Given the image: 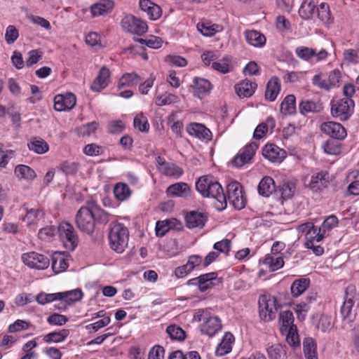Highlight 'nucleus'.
Segmentation results:
<instances>
[{"mask_svg":"<svg viewBox=\"0 0 359 359\" xmlns=\"http://www.w3.org/2000/svg\"><path fill=\"white\" fill-rule=\"evenodd\" d=\"M69 333L70 332L68 329L51 332L43 337V341L46 343H60L67 339Z\"/></svg>","mask_w":359,"mask_h":359,"instance_id":"nucleus-36","label":"nucleus"},{"mask_svg":"<svg viewBox=\"0 0 359 359\" xmlns=\"http://www.w3.org/2000/svg\"><path fill=\"white\" fill-rule=\"evenodd\" d=\"M191 86L194 90V94L199 97L201 95L208 94L212 88V85L208 80L198 77L194 78Z\"/></svg>","mask_w":359,"mask_h":359,"instance_id":"nucleus-26","label":"nucleus"},{"mask_svg":"<svg viewBox=\"0 0 359 359\" xmlns=\"http://www.w3.org/2000/svg\"><path fill=\"white\" fill-rule=\"evenodd\" d=\"M22 260L29 268L38 270L46 269L50 264V260L48 257L36 252L24 253L22 255Z\"/></svg>","mask_w":359,"mask_h":359,"instance_id":"nucleus-10","label":"nucleus"},{"mask_svg":"<svg viewBox=\"0 0 359 359\" xmlns=\"http://www.w3.org/2000/svg\"><path fill=\"white\" fill-rule=\"evenodd\" d=\"M142 81L140 76L135 72L124 74L118 81L119 88L126 86H134Z\"/></svg>","mask_w":359,"mask_h":359,"instance_id":"nucleus-40","label":"nucleus"},{"mask_svg":"<svg viewBox=\"0 0 359 359\" xmlns=\"http://www.w3.org/2000/svg\"><path fill=\"white\" fill-rule=\"evenodd\" d=\"M295 53L299 58L305 61H309L316 54L315 49L306 46H298L295 49Z\"/></svg>","mask_w":359,"mask_h":359,"instance_id":"nucleus-55","label":"nucleus"},{"mask_svg":"<svg viewBox=\"0 0 359 359\" xmlns=\"http://www.w3.org/2000/svg\"><path fill=\"white\" fill-rule=\"evenodd\" d=\"M163 172L165 175L175 179H179L184 174V170L182 168L171 163L165 165Z\"/></svg>","mask_w":359,"mask_h":359,"instance_id":"nucleus-54","label":"nucleus"},{"mask_svg":"<svg viewBox=\"0 0 359 359\" xmlns=\"http://www.w3.org/2000/svg\"><path fill=\"white\" fill-rule=\"evenodd\" d=\"M234 342V337L232 334L229 332H226L221 342L217 347L216 349V355L219 356H223L229 352H231L232 349V344Z\"/></svg>","mask_w":359,"mask_h":359,"instance_id":"nucleus-30","label":"nucleus"},{"mask_svg":"<svg viewBox=\"0 0 359 359\" xmlns=\"http://www.w3.org/2000/svg\"><path fill=\"white\" fill-rule=\"evenodd\" d=\"M329 184V172L327 170H320L311 176L310 185L312 189H321L327 187Z\"/></svg>","mask_w":359,"mask_h":359,"instance_id":"nucleus-23","label":"nucleus"},{"mask_svg":"<svg viewBox=\"0 0 359 359\" xmlns=\"http://www.w3.org/2000/svg\"><path fill=\"white\" fill-rule=\"evenodd\" d=\"M186 129L190 135L194 136L199 140H210L212 138L210 130L201 123H190L187 126Z\"/></svg>","mask_w":359,"mask_h":359,"instance_id":"nucleus-17","label":"nucleus"},{"mask_svg":"<svg viewBox=\"0 0 359 359\" xmlns=\"http://www.w3.org/2000/svg\"><path fill=\"white\" fill-rule=\"evenodd\" d=\"M57 233L64 247L68 250H74L79 243V237L73 225L62 222L57 227Z\"/></svg>","mask_w":359,"mask_h":359,"instance_id":"nucleus-4","label":"nucleus"},{"mask_svg":"<svg viewBox=\"0 0 359 359\" xmlns=\"http://www.w3.org/2000/svg\"><path fill=\"white\" fill-rule=\"evenodd\" d=\"M207 219V216L204 213L191 211L185 217L186 226L189 229H201L205 226Z\"/></svg>","mask_w":359,"mask_h":359,"instance_id":"nucleus-19","label":"nucleus"},{"mask_svg":"<svg viewBox=\"0 0 359 359\" xmlns=\"http://www.w3.org/2000/svg\"><path fill=\"white\" fill-rule=\"evenodd\" d=\"M139 4L140 9L147 13L150 20H156L161 16V8L150 0H140Z\"/></svg>","mask_w":359,"mask_h":359,"instance_id":"nucleus-20","label":"nucleus"},{"mask_svg":"<svg viewBox=\"0 0 359 359\" xmlns=\"http://www.w3.org/2000/svg\"><path fill=\"white\" fill-rule=\"evenodd\" d=\"M354 102L349 98L340 99L331 102L332 117L344 121L348 120L353 112Z\"/></svg>","mask_w":359,"mask_h":359,"instance_id":"nucleus-5","label":"nucleus"},{"mask_svg":"<svg viewBox=\"0 0 359 359\" xmlns=\"http://www.w3.org/2000/svg\"><path fill=\"white\" fill-rule=\"evenodd\" d=\"M311 283L309 278H299L295 280L291 287V294L294 297H298L309 287Z\"/></svg>","mask_w":359,"mask_h":359,"instance_id":"nucleus-35","label":"nucleus"},{"mask_svg":"<svg viewBox=\"0 0 359 359\" xmlns=\"http://www.w3.org/2000/svg\"><path fill=\"white\" fill-rule=\"evenodd\" d=\"M221 283L217 272H210L198 276V290L201 292H206Z\"/></svg>","mask_w":359,"mask_h":359,"instance_id":"nucleus-16","label":"nucleus"},{"mask_svg":"<svg viewBox=\"0 0 359 359\" xmlns=\"http://www.w3.org/2000/svg\"><path fill=\"white\" fill-rule=\"evenodd\" d=\"M276 126V121L272 117H269L265 123H260L254 131L253 137L260 140L270 128L273 130Z\"/></svg>","mask_w":359,"mask_h":359,"instance_id":"nucleus-41","label":"nucleus"},{"mask_svg":"<svg viewBox=\"0 0 359 359\" xmlns=\"http://www.w3.org/2000/svg\"><path fill=\"white\" fill-rule=\"evenodd\" d=\"M196 189L203 197L215 199V206L219 210L226 208V196L221 184L211 176H202L196 182Z\"/></svg>","mask_w":359,"mask_h":359,"instance_id":"nucleus-1","label":"nucleus"},{"mask_svg":"<svg viewBox=\"0 0 359 359\" xmlns=\"http://www.w3.org/2000/svg\"><path fill=\"white\" fill-rule=\"evenodd\" d=\"M259 145L255 142L247 144L232 160V165L236 168H241L250 163L255 154Z\"/></svg>","mask_w":359,"mask_h":359,"instance_id":"nucleus-11","label":"nucleus"},{"mask_svg":"<svg viewBox=\"0 0 359 359\" xmlns=\"http://www.w3.org/2000/svg\"><path fill=\"white\" fill-rule=\"evenodd\" d=\"M359 304V294L354 285H349L345 289L344 302L341 308V314L344 320H352V309L354 304Z\"/></svg>","mask_w":359,"mask_h":359,"instance_id":"nucleus-6","label":"nucleus"},{"mask_svg":"<svg viewBox=\"0 0 359 359\" xmlns=\"http://www.w3.org/2000/svg\"><path fill=\"white\" fill-rule=\"evenodd\" d=\"M222 327L219 318L210 314L205 322L201 325V331L203 334L212 337L220 331Z\"/></svg>","mask_w":359,"mask_h":359,"instance_id":"nucleus-13","label":"nucleus"},{"mask_svg":"<svg viewBox=\"0 0 359 359\" xmlns=\"http://www.w3.org/2000/svg\"><path fill=\"white\" fill-rule=\"evenodd\" d=\"M339 220L337 216L332 215L328 216L323 222L321 229L323 232L329 231L338 225Z\"/></svg>","mask_w":359,"mask_h":359,"instance_id":"nucleus-61","label":"nucleus"},{"mask_svg":"<svg viewBox=\"0 0 359 359\" xmlns=\"http://www.w3.org/2000/svg\"><path fill=\"white\" fill-rule=\"evenodd\" d=\"M124 128L125 124L121 120L111 121L107 125V130L111 134L121 133Z\"/></svg>","mask_w":359,"mask_h":359,"instance_id":"nucleus-64","label":"nucleus"},{"mask_svg":"<svg viewBox=\"0 0 359 359\" xmlns=\"http://www.w3.org/2000/svg\"><path fill=\"white\" fill-rule=\"evenodd\" d=\"M110 71L109 69L103 66L99 72L97 76L95 78L91 85V89L93 91L99 92L105 88L109 83Z\"/></svg>","mask_w":359,"mask_h":359,"instance_id":"nucleus-21","label":"nucleus"},{"mask_svg":"<svg viewBox=\"0 0 359 359\" xmlns=\"http://www.w3.org/2000/svg\"><path fill=\"white\" fill-rule=\"evenodd\" d=\"M286 334V341L289 345L293 347L299 346L300 341L297 334V327L290 328V330L284 332Z\"/></svg>","mask_w":359,"mask_h":359,"instance_id":"nucleus-57","label":"nucleus"},{"mask_svg":"<svg viewBox=\"0 0 359 359\" xmlns=\"http://www.w3.org/2000/svg\"><path fill=\"white\" fill-rule=\"evenodd\" d=\"M320 130L324 134L337 140H342L347 135L344 127L341 123L334 121L323 123L320 126Z\"/></svg>","mask_w":359,"mask_h":359,"instance_id":"nucleus-12","label":"nucleus"},{"mask_svg":"<svg viewBox=\"0 0 359 359\" xmlns=\"http://www.w3.org/2000/svg\"><path fill=\"white\" fill-rule=\"evenodd\" d=\"M122 29L129 33L141 36L147 32L148 27L144 20L133 15H126L121 22Z\"/></svg>","mask_w":359,"mask_h":359,"instance_id":"nucleus-9","label":"nucleus"},{"mask_svg":"<svg viewBox=\"0 0 359 359\" xmlns=\"http://www.w3.org/2000/svg\"><path fill=\"white\" fill-rule=\"evenodd\" d=\"M55 232L56 229L54 228V226H48L41 229L39 231L38 236L41 240L48 241L55 236Z\"/></svg>","mask_w":359,"mask_h":359,"instance_id":"nucleus-62","label":"nucleus"},{"mask_svg":"<svg viewBox=\"0 0 359 359\" xmlns=\"http://www.w3.org/2000/svg\"><path fill=\"white\" fill-rule=\"evenodd\" d=\"M330 90L339 86L341 81V72L339 69L332 71L327 79Z\"/></svg>","mask_w":359,"mask_h":359,"instance_id":"nucleus-60","label":"nucleus"},{"mask_svg":"<svg viewBox=\"0 0 359 359\" xmlns=\"http://www.w3.org/2000/svg\"><path fill=\"white\" fill-rule=\"evenodd\" d=\"M58 294H60V296H59V300L61 301L62 303L65 302L68 304L79 301L83 297V292L79 289L58 292Z\"/></svg>","mask_w":359,"mask_h":359,"instance_id":"nucleus-38","label":"nucleus"},{"mask_svg":"<svg viewBox=\"0 0 359 359\" xmlns=\"http://www.w3.org/2000/svg\"><path fill=\"white\" fill-rule=\"evenodd\" d=\"M317 0H303L299 9V15L304 20H310L316 13Z\"/></svg>","mask_w":359,"mask_h":359,"instance_id":"nucleus-24","label":"nucleus"},{"mask_svg":"<svg viewBox=\"0 0 359 359\" xmlns=\"http://www.w3.org/2000/svg\"><path fill=\"white\" fill-rule=\"evenodd\" d=\"M344 60L348 64H356L358 62L359 56L354 49H346L343 53Z\"/></svg>","mask_w":359,"mask_h":359,"instance_id":"nucleus-63","label":"nucleus"},{"mask_svg":"<svg viewBox=\"0 0 359 359\" xmlns=\"http://www.w3.org/2000/svg\"><path fill=\"white\" fill-rule=\"evenodd\" d=\"M43 217V212L39 209H29L27 210L23 221L26 222L27 226H32L38 223V222Z\"/></svg>","mask_w":359,"mask_h":359,"instance_id":"nucleus-47","label":"nucleus"},{"mask_svg":"<svg viewBox=\"0 0 359 359\" xmlns=\"http://www.w3.org/2000/svg\"><path fill=\"white\" fill-rule=\"evenodd\" d=\"M59 296H60V294H58V292L50 294L41 292L36 297V300L39 304L45 305L53 301L59 300Z\"/></svg>","mask_w":359,"mask_h":359,"instance_id":"nucleus-58","label":"nucleus"},{"mask_svg":"<svg viewBox=\"0 0 359 359\" xmlns=\"http://www.w3.org/2000/svg\"><path fill=\"white\" fill-rule=\"evenodd\" d=\"M276 298L268 295H262L259 299V317L262 320L269 322L276 318L277 306Z\"/></svg>","mask_w":359,"mask_h":359,"instance_id":"nucleus-8","label":"nucleus"},{"mask_svg":"<svg viewBox=\"0 0 359 359\" xmlns=\"http://www.w3.org/2000/svg\"><path fill=\"white\" fill-rule=\"evenodd\" d=\"M257 85L250 80H244L235 86V90L240 97H249L252 96Z\"/></svg>","mask_w":359,"mask_h":359,"instance_id":"nucleus-22","label":"nucleus"},{"mask_svg":"<svg viewBox=\"0 0 359 359\" xmlns=\"http://www.w3.org/2000/svg\"><path fill=\"white\" fill-rule=\"evenodd\" d=\"M27 145L29 150L39 154H45L49 149L48 144L40 137L33 138Z\"/></svg>","mask_w":359,"mask_h":359,"instance_id":"nucleus-44","label":"nucleus"},{"mask_svg":"<svg viewBox=\"0 0 359 359\" xmlns=\"http://www.w3.org/2000/svg\"><path fill=\"white\" fill-rule=\"evenodd\" d=\"M179 101L177 95L165 92L163 94L157 96L155 103L157 106L168 105L172 103H176Z\"/></svg>","mask_w":359,"mask_h":359,"instance_id":"nucleus-52","label":"nucleus"},{"mask_svg":"<svg viewBox=\"0 0 359 359\" xmlns=\"http://www.w3.org/2000/svg\"><path fill=\"white\" fill-rule=\"evenodd\" d=\"M303 350L306 359H318L317 344L312 337H306L303 341Z\"/></svg>","mask_w":359,"mask_h":359,"instance_id":"nucleus-32","label":"nucleus"},{"mask_svg":"<svg viewBox=\"0 0 359 359\" xmlns=\"http://www.w3.org/2000/svg\"><path fill=\"white\" fill-rule=\"evenodd\" d=\"M57 169L66 175H74L78 171V164L74 162L64 161L60 164Z\"/></svg>","mask_w":359,"mask_h":359,"instance_id":"nucleus-56","label":"nucleus"},{"mask_svg":"<svg viewBox=\"0 0 359 359\" xmlns=\"http://www.w3.org/2000/svg\"><path fill=\"white\" fill-rule=\"evenodd\" d=\"M280 83L276 76L272 77L267 83L265 91V98L269 102H273L280 91Z\"/></svg>","mask_w":359,"mask_h":359,"instance_id":"nucleus-25","label":"nucleus"},{"mask_svg":"<svg viewBox=\"0 0 359 359\" xmlns=\"http://www.w3.org/2000/svg\"><path fill=\"white\" fill-rule=\"evenodd\" d=\"M15 174L19 179L34 180L36 177L35 171L25 165H18L15 168Z\"/></svg>","mask_w":359,"mask_h":359,"instance_id":"nucleus-45","label":"nucleus"},{"mask_svg":"<svg viewBox=\"0 0 359 359\" xmlns=\"http://www.w3.org/2000/svg\"><path fill=\"white\" fill-rule=\"evenodd\" d=\"M95 209H97V205L93 203H88L79 208L75 217L78 229L88 235H91L95 231Z\"/></svg>","mask_w":359,"mask_h":359,"instance_id":"nucleus-2","label":"nucleus"},{"mask_svg":"<svg viewBox=\"0 0 359 359\" xmlns=\"http://www.w3.org/2000/svg\"><path fill=\"white\" fill-rule=\"evenodd\" d=\"M69 320V318L64 315L57 313L50 315L47 318V323L51 325L62 326L65 325Z\"/></svg>","mask_w":359,"mask_h":359,"instance_id":"nucleus-59","label":"nucleus"},{"mask_svg":"<svg viewBox=\"0 0 359 359\" xmlns=\"http://www.w3.org/2000/svg\"><path fill=\"white\" fill-rule=\"evenodd\" d=\"M110 248L117 253H122L128 246L129 231L121 223L114 224L109 232Z\"/></svg>","mask_w":359,"mask_h":359,"instance_id":"nucleus-3","label":"nucleus"},{"mask_svg":"<svg viewBox=\"0 0 359 359\" xmlns=\"http://www.w3.org/2000/svg\"><path fill=\"white\" fill-rule=\"evenodd\" d=\"M51 267L55 273H59L68 267V264L60 253H55L53 255Z\"/></svg>","mask_w":359,"mask_h":359,"instance_id":"nucleus-43","label":"nucleus"},{"mask_svg":"<svg viewBox=\"0 0 359 359\" xmlns=\"http://www.w3.org/2000/svg\"><path fill=\"white\" fill-rule=\"evenodd\" d=\"M114 194L115 198L118 201H125L129 198L131 195V190L128 185L123 182H118L114 187Z\"/></svg>","mask_w":359,"mask_h":359,"instance_id":"nucleus-34","label":"nucleus"},{"mask_svg":"<svg viewBox=\"0 0 359 359\" xmlns=\"http://www.w3.org/2000/svg\"><path fill=\"white\" fill-rule=\"evenodd\" d=\"M114 6V1L111 0H101L93 4L90 11L93 16L103 15L111 12Z\"/></svg>","mask_w":359,"mask_h":359,"instance_id":"nucleus-28","label":"nucleus"},{"mask_svg":"<svg viewBox=\"0 0 359 359\" xmlns=\"http://www.w3.org/2000/svg\"><path fill=\"white\" fill-rule=\"evenodd\" d=\"M133 126L135 129L142 133H147L149 130V124L147 118L142 113L135 116Z\"/></svg>","mask_w":359,"mask_h":359,"instance_id":"nucleus-51","label":"nucleus"},{"mask_svg":"<svg viewBox=\"0 0 359 359\" xmlns=\"http://www.w3.org/2000/svg\"><path fill=\"white\" fill-rule=\"evenodd\" d=\"M245 37L248 43L254 47L262 48L266 43L265 36L256 30L245 31Z\"/></svg>","mask_w":359,"mask_h":359,"instance_id":"nucleus-27","label":"nucleus"},{"mask_svg":"<svg viewBox=\"0 0 359 359\" xmlns=\"http://www.w3.org/2000/svg\"><path fill=\"white\" fill-rule=\"evenodd\" d=\"M197 29L205 36H212L216 33L222 30V27L217 24H212L208 21L199 22L197 24Z\"/></svg>","mask_w":359,"mask_h":359,"instance_id":"nucleus-31","label":"nucleus"},{"mask_svg":"<svg viewBox=\"0 0 359 359\" xmlns=\"http://www.w3.org/2000/svg\"><path fill=\"white\" fill-rule=\"evenodd\" d=\"M226 201L234 207L235 209L241 210L246 205V198L243 195V187L238 182H232L227 185Z\"/></svg>","mask_w":359,"mask_h":359,"instance_id":"nucleus-7","label":"nucleus"},{"mask_svg":"<svg viewBox=\"0 0 359 359\" xmlns=\"http://www.w3.org/2000/svg\"><path fill=\"white\" fill-rule=\"evenodd\" d=\"M166 332L171 339L176 341H183L186 337V334L182 328L175 324L170 325L166 328Z\"/></svg>","mask_w":359,"mask_h":359,"instance_id":"nucleus-48","label":"nucleus"},{"mask_svg":"<svg viewBox=\"0 0 359 359\" xmlns=\"http://www.w3.org/2000/svg\"><path fill=\"white\" fill-rule=\"evenodd\" d=\"M317 16L325 25H330L333 22V18L330 13V7L325 3H321L316 8Z\"/></svg>","mask_w":359,"mask_h":359,"instance_id":"nucleus-42","label":"nucleus"},{"mask_svg":"<svg viewBox=\"0 0 359 359\" xmlns=\"http://www.w3.org/2000/svg\"><path fill=\"white\" fill-rule=\"evenodd\" d=\"M212 68L222 74H227L232 70L231 61L227 57H224L219 61L212 62Z\"/></svg>","mask_w":359,"mask_h":359,"instance_id":"nucleus-49","label":"nucleus"},{"mask_svg":"<svg viewBox=\"0 0 359 359\" xmlns=\"http://www.w3.org/2000/svg\"><path fill=\"white\" fill-rule=\"evenodd\" d=\"M264 264L268 266L271 271H275L284 266V260L282 257H273L268 255L264 258Z\"/></svg>","mask_w":359,"mask_h":359,"instance_id":"nucleus-53","label":"nucleus"},{"mask_svg":"<svg viewBox=\"0 0 359 359\" xmlns=\"http://www.w3.org/2000/svg\"><path fill=\"white\" fill-rule=\"evenodd\" d=\"M280 112L284 115H292L296 112V98L294 95H287L280 104Z\"/></svg>","mask_w":359,"mask_h":359,"instance_id":"nucleus-37","label":"nucleus"},{"mask_svg":"<svg viewBox=\"0 0 359 359\" xmlns=\"http://www.w3.org/2000/svg\"><path fill=\"white\" fill-rule=\"evenodd\" d=\"M267 353L270 359H285L286 351L285 348L279 344H274L267 348Z\"/></svg>","mask_w":359,"mask_h":359,"instance_id":"nucleus-50","label":"nucleus"},{"mask_svg":"<svg viewBox=\"0 0 359 359\" xmlns=\"http://www.w3.org/2000/svg\"><path fill=\"white\" fill-rule=\"evenodd\" d=\"M279 321L280 323V331L282 333L286 332L290 328L295 327L294 325L293 313L290 311H282L280 313Z\"/></svg>","mask_w":359,"mask_h":359,"instance_id":"nucleus-39","label":"nucleus"},{"mask_svg":"<svg viewBox=\"0 0 359 359\" xmlns=\"http://www.w3.org/2000/svg\"><path fill=\"white\" fill-rule=\"evenodd\" d=\"M165 193L169 197L187 198L191 195V188L187 183L177 182L168 187Z\"/></svg>","mask_w":359,"mask_h":359,"instance_id":"nucleus-18","label":"nucleus"},{"mask_svg":"<svg viewBox=\"0 0 359 359\" xmlns=\"http://www.w3.org/2000/svg\"><path fill=\"white\" fill-rule=\"evenodd\" d=\"M263 156L273 163H280L286 157V152L274 144H266L262 149Z\"/></svg>","mask_w":359,"mask_h":359,"instance_id":"nucleus-15","label":"nucleus"},{"mask_svg":"<svg viewBox=\"0 0 359 359\" xmlns=\"http://www.w3.org/2000/svg\"><path fill=\"white\" fill-rule=\"evenodd\" d=\"M322 148L325 153L330 155H338L341 153V145L339 140L336 139H330L325 142Z\"/></svg>","mask_w":359,"mask_h":359,"instance_id":"nucleus-46","label":"nucleus"},{"mask_svg":"<svg viewBox=\"0 0 359 359\" xmlns=\"http://www.w3.org/2000/svg\"><path fill=\"white\" fill-rule=\"evenodd\" d=\"M76 98L72 93L57 95L54 97V109L58 111L72 109L76 104Z\"/></svg>","mask_w":359,"mask_h":359,"instance_id":"nucleus-14","label":"nucleus"},{"mask_svg":"<svg viewBox=\"0 0 359 359\" xmlns=\"http://www.w3.org/2000/svg\"><path fill=\"white\" fill-rule=\"evenodd\" d=\"M275 190V182L271 177H263L259 183L258 192L263 196H269Z\"/></svg>","mask_w":359,"mask_h":359,"instance_id":"nucleus-33","label":"nucleus"},{"mask_svg":"<svg viewBox=\"0 0 359 359\" xmlns=\"http://www.w3.org/2000/svg\"><path fill=\"white\" fill-rule=\"evenodd\" d=\"M323 104L320 101L312 100H302L299 104V110L301 114L309 113H318L323 109Z\"/></svg>","mask_w":359,"mask_h":359,"instance_id":"nucleus-29","label":"nucleus"}]
</instances>
